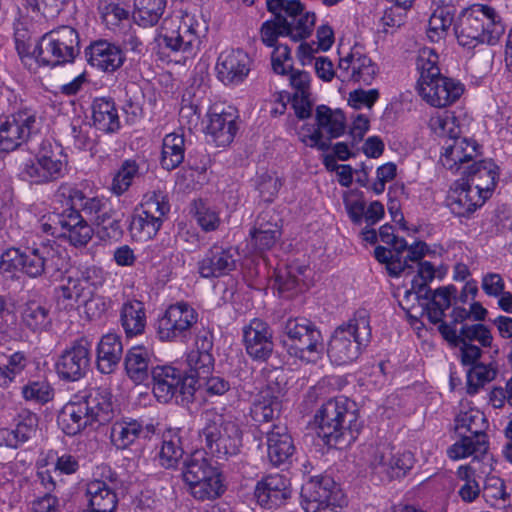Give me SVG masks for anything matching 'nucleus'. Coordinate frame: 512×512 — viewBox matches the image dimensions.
I'll use <instances>...</instances> for the list:
<instances>
[{"label": "nucleus", "instance_id": "nucleus-1", "mask_svg": "<svg viewBox=\"0 0 512 512\" xmlns=\"http://www.w3.org/2000/svg\"><path fill=\"white\" fill-rule=\"evenodd\" d=\"M318 436L330 447L342 449L353 443L361 429L354 404L344 397L326 401L315 414Z\"/></svg>", "mask_w": 512, "mask_h": 512}, {"label": "nucleus", "instance_id": "nucleus-2", "mask_svg": "<svg viewBox=\"0 0 512 512\" xmlns=\"http://www.w3.org/2000/svg\"><path fill=\"white\" fill-rule=\"evenodd\" d=\"M429 127L437 136L446 138L440 157L446 169L461 173L479 155L477 142L460 136V127L451 112H437L430 118Z\"/></svg>", "mask_w": 512, "mask_h": 512}, {"label": "nucleus", "instance_id": "nucleus-3", "mask_svg": "<svg viewBox=\"0 0 512 512\" xmlns=\"http://www.w3.org/2000/svg\"><path fill=\"white\" fill-rule=\"evenodd\" d=\"M456 288L452 285L440 287L433 291L430 302H425V310L429 321L438 324V330L443 338L453 347H458L461 342L471 343L479 342L483 347H490L493 336L490 330L483 324L463 325L459 331L443 321L445 310L451 306V298L455 295Z\"/></svg>", "mask_w": 512, "mask_h": 512}, {"label": "nucleus", "instance_id": "nucleus-4", "mask_svg": "<svg viewBox=\"0 0 512 512\" xmlns=\"http://www.w3.org/2000/svg\"><path fill=\"white\" fill-rule=\"evenodd\" d=\"M454 32L462 47L473 49L480 44H495L504 27L492 7L476 4L460 13Z\"/></svg>", "mask_w": 512, "mask_h": 512}, {"label": "nucleus", "instance_id": "nucleus-5", "mask_svg": "<svg viewBox=\"0 0 512 512\" xmlns=\"http://www.w3.org/2000/svg\"><path fill=\"white\" fill-rule=\"evenodd\" d=\"M371 340L370 316L367 310H357L353 317L338 326L328 345L330 359L338 364H346L357 359L362 348Z\"/></svg>", "mask_w": 512, "mask_h": 512}, {"label": "nucleus", "instance_id": "nucleus-6", "mask_svg": "<svg viewBox=\"0 0 512 512\" xmlns=\"http://www.w3.org/2000/svg\"><path fill=\"white\" fill-rule=\"evenodd\" d=\"M434 59H424L421 55L418 60L420 78L418 80L419 95L428 104L443 108L457 101L464 92L463 85L451 78L442 76Z\"/></svg>", "mask_w": 512, "mask_h": 512}, {"label": "nucleus", "instance_id": "nucleus-7", "mask_svg": "<svg viewBox=\"0 0 512 512\" xmlns=\"http://www.w3.org/2000/svg\"><path fill=\"white\" fill-rule=\"evenodd\" d=\"M202 416L204 424L200 437L204 439L208 453L219 460H227L236 455L241 445L238 425L214 409L204 411Z\"/></svg>", "mask_w": 512, "mask_h": 512}, {"label": "nucleus", "instance_id": "nucleus-8", "mask_svg": "<svg viewBox=\"0 0 512 512\" xmlns=\"http://www.w3.org/2000/svg\"><path fill=\"white\" fill-rule=\"evenodd\" d=\"M62 258L59 252L50 245L27 247L24 251L11 248L1 256V267L4 270L20 269L27 276L36 278L43 274H51L61 270Z\"/></svg>", "mask_w": 512, "mask_h": 512}, {"label": "nucleus", "instance_id": "nucleus-9", "mask_svg": "<svg viewBox=\"0 0 512 512\" xmlns=\"http://www.w3.org/2000/svg\"><path fill=\"white\" fill-rule=\"evenodd\" d=\"M282 330V342L290 355L306 362H315L323 354L322 333L310 320L303 317L289 318Z\"/></svg>", "mask_w": 512, "mask_h": 512}, {"label": "nucleus", "instance_id": "nucleus-10", "mask_svg": "<svg viewBox=\"0 0 512 512\" xmlns=\"http://www.w3.org/2000/svg\"><path fill=\"white\" fill-rule=\"evenodd\" d=\"M428 251L426 243L416 242L407 248V255L402 257V264H405L402 275L413 276L411 279V289L405 292V300H409L411 296L419 302L422 311L425 310L423 305L430 302L433 292L429 288V283L435 277V267L428 261H422Z\"/></svg>", "mask_w": 512, "mask_h": 512}, {"label": "nucleus", "instance_id": "nucleus-11", "mask_svg": "<svg viewBox=\"0 0 512 512\" xmlns=\"http://www.w3.org/2000/svg\"><path fill=\"white\" fill-rule=\"evenodd\" d=\"M79 35L71 26H61L44 34L33 54L43 65L56 66L69 63L79 53Z\"/></svg>", "mask_w": 512, "mask_h": 512}, {"label": "nucleus", "instance_id": "nucleus-12", "mask_svg": "<svg viewBox=\"0 0 512 512\" xmlns=\"http://www.w3.org/2000/svg\"><path fill=\"white\" fill-rule=\"evenodd\" d=\"M305 512H337L346 503L340 487L328 476L310 478L301 489Z\"/></svg>", "mask_w": 512, "mask_h": 512}, {"label": "nucleus", "instance_id": "nucleus-13", "mask_svg": "<svg viewBox=\"0 0 512 512\" xmlns=\"http://www.w3.org/2000/svg\"><path fill=\"white\" fill-rule=\"evenodd\" d=\"M198 319L195 309L185 302L170 305L158 320L157 333L162 341H185Z\"/></svg>", "mask_w": 512, "mask_h": 512}, {"label": "nucleus", "instance_id": "nucleus-14", "mask_svg": "<svg viewBox=\"0 0 512 512\" xmlns=\"http://www.w3.org/2000/svg\"><path fill=\"white\" fill-rule=\"evenodd\" d=\"M39 130L40 122L35 113L28 110L18 111L0 126V148L12 151L27 142Z\"/></svg>", "mask_w": 512, "mask_h": 512}, {"label": "nucleus", "instance_id": "nucleus-15", "mask_svg": "<svg viewBox=\"0 0 512 512\" xmlns=\"http://www.w3.org/2000/svg\"><path fill=\"white\" fill-rule=\"evenodd\" d=\"M162 44L183 61L195 57L200 49L201 36L198 24L187 14L182 18L177 30H168L161 35Z\"/></svg>", "mask_w": 512, "mask_h": 512}, {"label": "nucleus", "instance_id": "nucleus-16", "mask_svg": "<svg viewBox=\"0 0 512 512\" xmlns=\"http://www.w3.org/2000/svg\"><path fill=\"white\" fill-rule=\"evenodd\" d=\"M91 362V344L81 338L62 352L56 362L58 376L67 381H77L85 376Z\"/></svg>", "mask_w": 512, "mask_h": 512}, {"label": "nucleus", "instance_id": "nucleus-17", "mask_svg": "<svg viewBox=\"0 0 512 512\" xmlns=\"http://www.w3.org/2000/svg\"><path fill=\"white\" fill-rule=\"evenodd\" d=\"M153 393L161 403H168L174 397L178 402L179 396H192L193 389L186 386L183 373L171 366H157L152 370Z\"/></svg>", "mask_w": 512, "mask_h": 512}, {"label": "nucleus", "instance_id": "nucleus-18", "mask_svg": "<svg viewBox=\"0 0 512 512\" xmlns=\"http://www.w3.org/2000/svg\"><path fill=\"white\" fill-rule=\"evenodd\" d=\"M64 168L65 161L59 148L50 151L44 149L35 161L24 165L21 175L25 180L41 184L62 177Z\"/></svg>", "mask_w": 512, "mask_h": 512}, {"label": "nucleus", "instance_id": "nucleus-19", "mask_svg": "<svg viewBox=\"0 0 512 512\" xmlns=\"http://www.w3.org/2000/svg\"><path fill=\"white\" fill-rule=\"evenodd\" d=\"M49 220L55 224L51 234H55L59 226L61 231L58 235L68 239L75 247L85 246L92 238V227L77 209L67 208L61 213L51 215Z\"/></svg>", "mask_w": 512, "mask_h": 512}, {"label": "nucleus", "instance_id": "nucleus-20", "mask_svg": "<svg viewBox=\"0 0 512 512\" xmlns=\"http://www.w3.org/2000/svg\"><path fill=\"white\" fill-rule=\"evenodd\" d=\"M377 74V65L357 49H352L339 60L337 76L342 81L370 85Z\"/></svg>", "mask_w": 512, "mask_h": 512}, {"label": "nucleus", "instance_id": "nucleus-21", "mask_svg": "<svg viewBox=\"0 0 512 512\" xmlns=\"http://www.w3.org/2000/svg\"><path fill=\"white\" fill-rule=\"evenodd\" d=\"M237 251L233 247L212 245L198 262V272L203 278H218L228 275L236 268Z\"/></svg>", "mask_w": 512, "mask_h": 512}, {"label": "nucleus", "instance_id": "nucleus-22", "mask_svg": "<svg viewBox=\"0 0 512 512\" xmlns=\"http://www.w3.org/2000/svg\"><path fill=\"white\" fill-rule=\"evenodd\" d=\"M462 183L488 199L497 183L498 167L492 160L474 161L461 172Z\"/></svg>", "mask_w": 512, "mask_h": 512}, {"label": "nucleus", "instance_id": "nucleus-23", "mask_svg": "<svg viewBox=\"0 0 512 512\" xmlns=\"http://www.w3.org/2000/svg\"><path fill=\"white\" fill-rule=\"evenodd\" d=\"M252 60L243 50L222 52L217 60L218 78L225 85L239 84L248 76Z\"/></svg>", "mask_w": 512, "mask_h": 512}, {"label": "nucleus", "instance_id": "nucleus-24", "mask_svg": "<svg viewBox=\"0 0 512 512\" xmlns=\"http://www.w3.org/2000/svg\"><path fill=\"white\" fill-rule=\"evenodd\" d=\"M243 339L247 353L254 359L266 360L273 351L272 331L269 325L254 318L243 329Z\"/></svg>", "mask_w": 512, "mask_h": 512}, {"label": "nucleus", "instance_id": "nucleus-25", "mask_svg": "<svg viewBox=\"0 0 512 512\" xmlns=\"http://www.w3.org/2000/svg\"><path fill=\"white\" fill-rule=\"evenodd\" d=\"M57 303L65 310H73L80 305H84L89 317H99L104 311H94L93 307L98 308L97 300H89L83 287L77 282L72 272L67 276L65 283L57 288Z\"/></svg>", "mask_w": 512, "mask_h": 512}, {"label": "nucleus", "instance_id": "nucleus-26", "mask_svg": "<svg viewBox=\"0 0 512 512\" xmlns=\"http://www.w3.org/2000/svg\"><path fill=\"white\" fill-rule=\"evenodd\" d=\"M85 57L92 67L104 72H114L124 62L122 50L106 40H98L91 43L85 49Z\"/></svg>", "mask_w": 512, "mask_h": 512}, {"label": "nucleus", "instance_id": "nucleus-27", "mask_svg": "<svg viewBox=\"0 0 512 512\" xmlns=\"http://www.w3.org/2000/svg\"><path fill=\"white\" fill-rule=\"evenodd\" d=\"M290 493L288 480L280 474L264 477L254 490L258 504L268 509L283 504L290 497Z\"/></svg>", "mask_w": 512, "mask_h": 512}, {"label": "nucleus", "instance_id": "nucleus-28", "mask_svg": "<svg viewBox=\"0 0 512 512\" xmlns=\"http://www.w3.org/2000/svg\"><path fill=\"white\" fill-rule=\"evenodd\" d=\"M152 433H154L153 425L144 426L136 419L123 418L112 424L110 440L117 449L124 450L140 437L148 438Z\"/></svg>", "mask_w": 512, "mask_h": 512}, {"label": "nucleus", "instance_id": "nucleus-29", "mask_svg": "<svg viewBox=\"0 0 512 512\" xmlns=\"http://www.w3.org/2000/svg\"><path fill=\"white\" fill-rule=\"evenodd\" d=\"M267 434V456L273 466L286 463L293 455L295 446L285 425L273 424Z\"/></svg>", "mask_w": 512, "mask_h": 512}, {"label": "nucleus", "instance_id": "nucleus-30", "mask_svg": "<svg viewBox=\"0 0 512 512\" xmlns=\"http://www.w3.org/2000/svg\"><path fill=\"white\" fill-rule=\"evenodd\" d=\"M84 410L87 412L91 424L103 425L114 417V405L112 394L106 388H96L81 400Z\"/></svg>", "mask_w": 512, "mask_h": 512}, {"label": "nucleus", "instance_id": "nucleus-31", "mask_svg": "<svg viewBox=\"0 0 512 512\" xmlns=\"http://www.w3.org/2000/svg\"><path fill=\"white\" fill-rule=\"evenodd\" d=\"M37 425L36 414L24 411L18 415L14 429L0 428V447L18 448L34 435Z\"/></svg>", "mask_w": 512, "mask_h": 512}, {"label": "nucleus", "instance_id": "nucleus-32", "mask_svg": "<svg viewBox=\"0 0 512 512\" xmlns=\"http://www.w3.org/2000/svg\"><path fill=\"white\" fill-rule=\"evenodd\" d=\"M120 324L128 338L142 335L147 324L143 302L136 299L125 301L120 308Z\"/></svg>", "mask_w": 512, "mask_h": 512}, {"label": "nucleus", "instance_id": "nucleus-33", "mask_svg": "<svg viewBox=\"0 0 512 512\" xmlns=\"http://www.w3.org/2000/svg\"><path fill=\"white\" fill-rule=\"evenodd\" d=\"M487 199L478 194L475 189H470L463 183L455 189L447 199L450 211L457 217H469L481 207Z\"/></svg>", "mask_w": 512, "mask_h": 512}, {"label": "nucleus", "instance_id": "nucleus-34", "mask_svg": "<svg viewBox=\"0 0 512 512\" xmlns=\"http://www.w3.org/2000/svg\"><path fill=\"white\" fill-rule=\"evenodd\" d=\"M236 118L234 111H214L210 114L207 130L218 146H227L233 141L238 129Z\"/></svg>", "mask_w": 512, "mask_h": 512}, {"label": "nucleus", "instance_id": "nucleus-35", "mask_svg": "<svg viewBox=\"0 0 512 512\" xmlns=\"http://www.w3.org/2000/svg\"><path fill=\"white\" fill-rule=\"evenodd\" d=\"M86 494L90 510L83 512H115L117 496L113 489L102 480H92L87 484Z\"/></svg>", "mask_w": 512, "mask_h": 512}, {"label": "nucleus", "instance_id": "nucleus-36", "mask_svg": "<svg viewBox=\"0 0 512 512\" xmlns=\"http://www.w3.org/2000/svg\"><path fill=\"white\" fill-rule=\"evenodd\" d=\"M152 352L144 346L130 348L125 356L124 366L128 377L135 383H143L149 377Z\"/></svg>", "mask_w": 512, "mask_h": 512}, {"label": "nucleus", "instance_id": "nucleus-37", "mask_svg": "<svg viewBox=\"0 0 512 512\" xmlns=\"http://www.w3.org/2000/svg\"><path fill=\"white\" fill-rule=\"evenodd\" d=\"M122 342L117 334L104 335L97 349V368L103 374L113 372L122 355Z\"/></svg>", "mask_w": 512, "mask_h": 512}, {"label": "nucleus", "instance_id": "nucleus-38", "mask_svg": "<svg viewBox=\"0 0 512 512\" xmlns=\"http://www.w3.org/2000/svg\"><path fill=\"white\" fill-rule=\"evenodd\" d=\"M317 129L328 136V140L340 137L346 127V119L339 109L332 110L328 106L320 105L316 108Z\"/></svg>", "mask_w": 512, "mask_h": 512}, {"label": "nucleus", "instance_id": "nucleus-39", "mask_svg": "<svg viewBox=\"0 0 512 512\" xmlns=\"http://www.w3.org/2000/svg\"><path fill=\"white\" fill-rule=\"evenodd\" d=\"M92 119L95 127L111 133L119 129L120 121L114 102L111 99L99 98L93 102Z\"/></svg>", "mask_w": 512, "mask_h": 512}, {"label": "nucleus", "instance_id": "nucleus-40", "mask_svg": "<svg viewBox=\"0 0 512 512\" xmlns=\"http://www.w3.org/2000/svg\"><path fill=\"white\" fill-rule=\"evenodd\" d=\"M305 269L295 266H286L277 270L275 286L283 297H292L306 289L302 275Z\"/></svg>", "mask_w": 512, "mask_h": 512}, {"label": "nucleus", "instance_id": "nucleus-41", "mask_svg": "<svg viewBox=\"0 0 512 512\" xmlns=\"http://www.w3.org/2000/svg\"><path fill=\"white\" fill-rule=\"evenodd\" d=\"M58 422L67 435H76L92 425L81 401L65 405L58 417Z\"/></svg>", "mask_w": 512, "mask_h": 512}, {"label": "nucleus", "instance_id": "nucleus-42", "mask_svg": "<svg viewBox=\"0 0 512 512\" xmlns=\"http://www.w3.org/2000/svg\"><path fill=\"white\" fill-rule=\"evenodd\" d=\"M185 139L183 134H167L162 142L161 166L171 171L177 168L184 160Z\"/></svg>", "mask_w": 512, "mask_h": 512}, {"label": "nucleus", "instance_id": "nucleus-43", "mask_svg": "<svg viewBox=\"0 0 512 512\" xmlns=\"http://www.w3.org/2000/svg\"><path fill=\"white\" fill-rule=\"evenodd\" d=\"M281 402L269 389L260 391L251 408V415L256 422L265 423L278 418Z\"/></svg>", "mask_w": 512, "mask_h": 512}, {"label": "nucleus", "instance_id": "nucleus-44", "mask_svg": "<svg viewBox=\"0 0 512 512\" xmlns=\"http://www.w3.org/2000/svg\"><path fill=\"white\" fill-rule=\"evenodd\" d=\"M77 282L83 287L89 300H97L98 306L101 305L104 308L105 303L102 298H95L94 294L98 288H100L105 280L106 275L102 268L97 266H87L78 268L72 272Z\"/></svg>", "mask_w": 512, "mask_h": 512}, {"label": "nucleus", "instance_id": "nucleus-45", "mask_svg": "<svg viewBox=\"0 0 512 512\" xmlns=\"http://www.w3.org/2000/svg\"><path fill=\"white\" fill-rule=\"evenodd\" d=\"M188 486L192 496L199 500L215 499L223 492L218 470L196 478L195 483H190Z\"/></svg>", "mask_w": 512, "mask_h": 512}, {"label": "nucleus", "instance_id": "nucleus-46", "mask_svg": "<svg viewBox=\"0 0 512 512\" xmlns=\"http://www.w3.org/2000/svg\"><path fill=\"white\" fill-rule=\"evenodd\" d=\"M165 6L166 0H135L133 18L141 26H153L163 15Z\"/></svg>", "mask_w": 512, "mask_h": 512}, {"label": "nucleus", "instance_id": "nucleus-47", "mask_svg": "<svg viewBox=\"0 0 512 512\" xmlns=\"http://www.w3.org/2000/svg\"><path fill=\"white\" fill-rule=\"evenodd\" d=\"M70 208L79 207L82 212L94 223L97 216H101L103 211L109 207L105 201L98 197H86L82 191L71 189L69 191Z\"/></svg>", "mask_w": 512, "mask_h": 512}, {"label": "nucleus", "instance_id": "nucleus-48", "mask_svg": "<svg viewBox=\"0 0 512 512\" xmlns=\"http://www.w3.org/2000/svg\"><path fill=\"white\" fill-rule=\"evenodd\" d=\"M454 15L449 6H439L428 21L427 36L432 42L443 39L453 23Z\"/></svg>", "mask_w": 512, "mask_h": 512}, {"label": "nucleus", "instance_id": "nucleus-49", "mask_svg": "<svg viewBox=\"0 0 512 512\" xmlns=\"http://www.w3.org/2000/svg\"><path fill=\"white\" fill-rule=\"evenodd\" d=\"M487 450V439H475L474 437L464 435L461 437L460 441L454 443L447 450V454L451 459L458 460L470 455H474L475 458H478L480 455H484Z\"/></svg>", "mask_w": 512, "mask_h": 512}, {"label": "nucleus", "instance_id": "nucleus-50", "mask_svg": "<svg viewBox=\"0 0 512 512\" xmlns=\"http://www.w3.org/2000/svg\"><path fill=\"white\" fill-rule=\"evenodd\" d=\"M316 16L312 12H297L295 16L287 18L288 37L295 42L308 38L315 26Z\"/></svg>", "mask_w": 512, "mask_h": 512}, {"label": "nucleus", "instance_id": "nucleus-51", "mask_svg": "<svg viewBox=\"0 0 512 512\" xmlns=\"http://www.w3.org/2000/svg\"><path fill=\"white\" fill-rule=\"evenodd\" d=\"M205 454L204 451L197 450L185 461L182 474L187 484L195 483L196 478L204 477L206 473L209 474L217 470L206 458Z\"/></svg>", "mask_w": 512, "mask_h": 512}, {"label": "nucleus", "instance_id": "nucleus-52", "mask_svg": "<svg viewBox=\"0 0 512 512\" xmlns=\"http://www.w3.org/2000/svg\"><path fill=\"white\" fill-rule=\"evenodd\" d=\"M488 426L484 414L479 410L471 409L460 413L456 418V430L465 428L475 439H487L485 430Z\"/></svg>", "mask_w": 512, "mask_h": 512}, {"label": "nucleus", "instance_id": "nucleus-53", "mask_svg": "<svg viewBox=\"0 0 512 512\" xmlns=\"http://www.w3.org/2000/svg\"><path fill=\"white\" fill-rule=\"evenodd\" d=\"M183 454L180 437L171 433L164 434L159 452L160 464L165 468H173L178 464Z\"/></svg>", "mask_w": 512, "mask_h": 512}, {"label": "nucleus", "instance_id": "nucleus-54", "mask_svg": "<svg viewBox=\"0 0 512 512\" xmlns=\"http://www.w3.org/2000/svg\"><path fill=\"white\" fill-rule=\"evenodd\" d=\"M22 321L29 329L42 331L46 329L51 322L49 310L35 301L28 302L22 312Z\"/></svg>", "mask_w": 512, "mask_h": 512}, {"label": "nucleus", "instance_id": "nucleus-55", "mask_svg": "<svg viewBox=\"0 0 512 512\" xmlns=\"http://www.w3.org/2000/svg\"><path fill=\"white\" fill-rule=\"evenodd\" d=\"M139 175V165L134 160H125L117 170L111 184L113 194L120 196L124 194L135 177Z\"/></svg>", "mask_w": 512, "mask_h": 512}, {"label": "nucleus", "instance_id": "nucleus-56", "mask_svg": "<svg viewBox=\"0 0 512 512\" xmlns=\"http://www.w3.org/2000/svg\"><path fill=\"white\" fill-rule=\"evenodd\" d=\"M122 217L123 214L116 213L115 210L109 207L106 211H103L101 216L96 217L94 224L103 237L118 240L123 235Z\"/></svg>", "mask_w": 512, "mask_h": 512}, {"label": "nucleus", "instance_id": "nucleus-57", "mask_svg": "<svg viewBox=\"0 0 512 512\" xmlns=\"http://www.w3.org/2000/svg\"><path fill=\"white\" fill-rule=\"evenodd\" d=\"M161 226L160 222L149 218L140 211L132 216L129 230L133 238L149 240L157 234Z\"/></svg>", "mask_w": 512, "mask_h": 512}, {"label": "nucleus", "instance_id": "nucleus-58", "mask_svg": "<svg viewBox=\"0 0 512 512\" xmlns=\"http://www.w3.org/2000/svg\"><path fill=\"white\" fill-rule=\"evenodd\" d=\"M393 448L387 443L370 446L367 450V461L370 467L378 474L388 477Z\"/></svg>", "mask_w": 512, "mask_h": 512}, {"label": "nucleus", "instance_id": "nucleus-59", "mask_svg": "<svg viewBox=\"0 0 512 512\" xmlns=\"http://www.w3.org/2000/svg\"><path fill=\"white\" fill-rule=\"evenodd\" d=\"M170 205L167 197L161 192H153L145 196L140 211L149 218L160 222L162 225L165 215L169 212Z\"/></svg>", "mask_w": 512, "mask_h": 512}, {"label": "nucleus", "instance_id": "nucleus-60", "mask_svg": "<svg viewBox=\"0 0 512 512\" xmlns=\"http://www.w3.org/2000/svg\"><path fill=\"white\" fill-rule=\"evenodd\" d=\"M28 364L27 358L22 352H15L9 356L7 363L0 365V386L7 387Z\"/></svg>", "mask_w": 512, "mask_h": 512}, {"label": "nucleus", "instance_id": "nucleus-61", "mask_svg": "<svg viewBox=\"0 0 512 512\" xmlns=\"http://www.w3.org/2000/svg\"><path fill=\"white\" fill-rule=\"evenodd\" d=\"M287 18L277 16L272 20L265 21L260 29L262 42L268 47H275L280 36H287Z\"/></svg>", "mask_w": 512, "mask_h": 512}, {"label": "nucleus", "instance_id": "nucleus-62", "mask_svg": "<svg viewBox=\"0 0 512 512\" xmlns=\"http://www.w3.org/2000/svg\"><path fill=\"white\" fill-rule=\"evenodd\" d=\"M192 212L194 213L197 223L204 231H214L219 227L220 217L218 213L202 200L193 202Z\"/></svg>", "mask_w": 512, "mask_h": 512}, {"label": "nucleus", "instance_id": "nucleus-63", "mask_svg": "<svg viewBox=\"0 0 512 512\" xmlns=\"http://www.w3.org/2000/svg\"><path fill=\"white\" fill-rule=\"evenodd\" d=\"M496 376V370L484 365L476 364L467 373V392L475 394L485 383L492 381Z\"/></svg>", "mask_w": 512, "mask_h": 512}, {"label": "nucleus", "instance_id": "nucleus-64", "mask_svg": "<svg viewBox=\"0 0 512 512\" xmlns=\"http://www.w3.org/2000/svg\"><path fill=\"white\" fill-rule=\"evenodd\" d=\"M22 395L27 401L47 403L53 398V389L46 381H33L23 386Z\"/></svg>", "mask_w": 512, "mask_h": 512}]
</instances>
